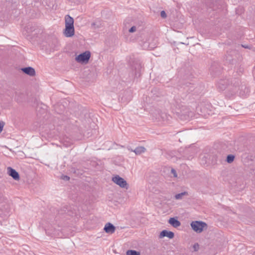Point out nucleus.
<instances>
[{"instance_id": "obj_18", "label": "nucleus", "mask_w": 255, "mask_h": 255, "mask_svg": "<svg viewBox=\"0 0 255 255\" xmlns=\"http://www.w3.org/2000/svg\"><path fill=\"white\" fill-rule=\"evenodd\" d=\"M188 192L184 191L179 194H177L175 195L174 198L176 200L181 199L183 196L187 195Z\"/></svg>"}, {"instance_id": "obj_28", "label": "nucleus", "mask_w": 255, "mask_h": 255, "mask_svg": "<svg viewBox=\"0 0 255 255\" xmlns=\"http://www.w3.org/2000/svg\"><path fill=\"white\" fill-rule=\"evenodd\" d=\"M194 250L197 251L199 248V245L198 244H196L194 245Z\"/></svg>"}, {"instance_id": "obj_11", "label": "nucleus", "mask_w": 255, "mask_h": 255, "mask_svg": "<svg viewBox=\"0 0 255 255\" xmlns=\"http://www.w3.org/2000/svg\"><path fill=\"white\" fill-rule=\"evenodd\" d=\"M8 175L12 177L15 180H18L20 178L19 173L11 167H7Z\"/></svg>"}, {"instance_id": "obj_9", "label": "nucleus", "mask_w": 255, "mask_h": 255, "mask_svg": "<svg viewBox=\"0 0 255 255\" xmlns=\"http://www.w3.org/2000/svg\"><path fill=\"white\" fill-rule=\"evenodd\" d=\"M158 121L168 123L171 119V117L165 112H160L158 113Z\"/></svg>"}, {"instance_id": "obj_21", "label": "nucleus", "mask_w": 255, "mask_h": 255, "mask_svg": "<svg viewBox=\"0 0 255 255\" xmlns=\"http://www.w3.org/2000/svg\"><path fill=\"white\" fill-rule=\"evenodd\" d=\"M127 255H140L139 252L135 250H128L126 253Z\"/></svg>"}, {"instance_id": "obj_10", "label": "nucleus", "mask_w": 255, "mask_h": 255, "mask_svg": "<svg viewBox=\"0 0 255 255\" xmlns=\"http://www.w3.org/2000/svg\"><path fill=\"white\" fill-rule=\"evenodd\" d=\"M115 226L110 222L106 223L104 228V231L107 234H112L115 232Z\"/></svg>"}, {"instance_id": "obj_8", "label": "nucleus", "mask_w": 255, "mask_h": 255, "mask_svg": "<svg viewBox=\"0 0 255 255\" xmlns=\"http://www.w3.org/2000/svg\"><path fill=\"white\" fill-rule=\"evenodd\" d=\"M237 54V52L235 50L228 52L226 55V60L229 63L233 64L236 61Z\"/></svg>"}, {"instance_id": "obj_22", "label": "nucleus", "mask_w": 255, "mask_h": 255, "mask_svg": "<svg viewBox=\"0 0 255 255\" xmlns=\"http://www.w3.org/2000/svg\"><path fill=\"white\" fill-rule=\"evenodd\" d=\"M101 26V23L100 21H96L95 22H93L92 23V26L94 27V28H99Z\"/></svg>"}, {"instance_id": "obj_23", "label": "nucleus", "mask_w": 255, "mask_h": 255, "mask_svg": "<svg viewBox=\"0 0 255 255\" xmlns=\"http://www.w3.org/2000/svg\"><path fill=\"white\" fill-rule=\"evenodd\" d=\"M136 30V27L135 26H132L129 29L128 31L130 33H133Z\"/></svg>"}, {"instance_id": "obj_19", "label": "nucleus", "mask_w": 255, "mask_h": 255, "mask_svg": "<svg viewBox=\"0 0 255 255\" xmlns=\"http://www.w3.org/2000/svg\"><path fill=\"white\" fill-rule=\"evenodd\" d=\"M25 30L27 32V33H30L34 31V27L32 26L31 23H28L27 26L24 27Z\"/></svg>"}, {"instance_id": "obj_4", "label": "nucleus", "mask_w": 255, "mask_h": 255, "mask_svg": "<svg viewBox=\"0 0 255 255\" xmlns=\"http://www.w3.org/2000/svg\"><path fill=\"white\" fill-rule=\"evenodd\" d=\"M192 229L197 233H200L203 231L204 228H207V224L203 221H195L191 223Z\"/></svg>"}, {"instance_id": "obj_14", "label": "nucleus", "mask_w": 255, "mask_h": 255, "mask_svg": "<svg viewBox=\"0 0 255 255\" xmlns=\"http://www.w3.org/2000/svg\"><path fill=\"white\" fill-rule=\"evenodd\" d=\"M21 70L25 74L30 76H34L35 75V71L34 69L31 67H27L22 68Z\"/></svg>"}, {"instance_id": "obj_16", "label": "nucleus", "mask_w": 255, "mask_h": 255, "mask_svg": "<svg viewBox=\"0 0 255 255\" xmlns=\"http://www.w3.org/2000/svg\"><path fill=\"white\" fill-rule=\"evenodd\" d=\"M168 223L174 228H177L181 225L180 222L175 217L170 218L168 220Z\"/></svg>"}, {"instance_id": "obj_5", "label": "nucleus", "mask_w": 255, "mask_h": 255, "mask_svg": "<svg viewBox=\"0 0 255 255\" xmlns=\"http://www.w3.org/2000/svg\"><path fill=\"white\" fill-rule=\"evenodd\" d=\"M91 56V53L89 51H87L78 55L75 58L77 62L82 63L86 64L88 62Z\"/></svg>"}, {"instance_id": "obj_12", "label": "nucleus", "mask_w": 255, "mask_h": 255, "mask_svg": "<svg viewBox=\"0 0 255 255\" xmlns=\"http://www.w3.org/2000/svg\"><path fill=\"white\" fill-rule=\"evenodd\" d=\"M165 237L168 238L170 239H171L174 238V234L171 231L164 230L160 232L159 238L161 239Z\"/></svg>"}, {"instance_id": "obj_2", "label": "nucleus", "mask_w": 255, "mask_h": 255, "mask_svg": "<svg viewBox=\"0 0 255 255\" xmlns=\"http://www.w3.org/2000/svg\"><path fill=\"white\" fill-rule=\"evenodd\" d=\"M65 28L64 34L67 37H71L74 35L75 29L74 26V19L69 15H66L65 17Z\"/></svg>"}, {"instance_id": "obj_27", "label": "nucleus", "mask_w": 255, "mask_h": 255, "mask_svg": "<svg viewBox=\"0 0 255 255\" xmlns=\"http://www.w3.org/2000/svg\"><path fill=\"white\" fill-rule=\"evenodd\" d=\"M3 126H4V123L0 122V133H1V132L2 131Z\"/></svg>"}, {"instance_id": "obj_30", "label": "nucleus", "mask_w": 255, "mask_h": 255, "mask_svg": "<svg viewBox=\"0 0 255 255\" xmlns=\"http://www.w3.org/2000/svg\"><path fill=\"white\" fill-rule=\"evenodd\" d=\"M242 46L243 47H244L245 48H249V46L248 45H242Z\"/></svg>"}, {"instance_id": "obj_13", "label": "nucleus", "mask_w": 255, "mask_h": 255, "mask_svg": "<svg viewBox=\"0 0 255 255\" xmlns=\"http://www.w3.org/2000/svg\"><path fill=\"white\" fill-rule=\"evenodd\" d=\"M224 159L223 155L221 152H217L212 155V162L214 164L217 163L218 162H221Z\"/></svg>"}, {"instance_id": "obj_15", "label": "nucleus", "mask_w": 255, "mask_h": 255, "mask_svg": "<svg viewBox=\"0 0 255 255\" xmlns=\"http://www.w3.org/2000/svg\"><path fill=\"white\" fill-rule=\"evenodd\" d=\"M70 208V207L64 206L58 211V214L59 215L67 214L69 216H72L73 212L71 211Z\"/></svg>"}, {"instance_id": "obj_17", "label": "nucleus", "mask_w": 255, "mask_h": 255, "mask_svg": "<svg viewBox=\"0 0 255 255\" xmlns=\"http://www.w3.org/2000/svg\"><path fill=\"white\" fill-rule=\"evenodd\" d=\"M131 151L134 152L136 155L140 154L145 151V148L143 146H138L135 148L134 150L131 149Z\"/></svg>"}, {"instance_id": "obj_1", "label": "nucleus", "mask_w": 255, "mask_h": 255, "mask_svg": "<svg viewBox=\"0 0 255 255\" xmlns=\"http://www.w3.org/2000/svg\"><path fill=\"white\" fill-rule=\"evenodd\" d=\"M234 83L232 81H231V85L230 86V81L229 79H221L217 83V88L219 91H223L228 87H229L230 89L233 91L232 95H234L238 91V87H239L240 84V81L238 79H234Z\"/></svg>"}, {"instance_id": "obj_26", "label": "nucleus", "mask_w": 255, "mask_h": 255, "mask_svg": "<svg viewBox=\"0 0 255 255\" xmlns=\"http://www.w3.org/2000/svg\"><path fill=\"white\" fill-rule=\"evenodd\" d=\"M61 178L64 180H66V181H68L70 179V177L67 175H62L61 176Z\"/></svg>"}, {"instance_id": "obj_29", "label": "nucleus", "mask_w": 255, "mask_h": 255, "mask_svg": "<svg viewBox=\"0 0 255 255\" xmlns=\"http://www.w3.org/2000/svg\"><path fill=\"white\" fill-rule=\"evenodd\" d=\"M209 6L211 8H213V9H215V8H214V4H213V5H212V2H211V3H209Z\"/></svg>"}, {"instance_id": "obj_3", "label": "nucleus", "mask_w": 255, "mask_h": 255, "mask_svg": "<svg viewBox=\"0 0 255 255\" xmlns=\"http://www.w3.org/2000/svg\"><path fill=\"white\" fill-rule=\"evenodd\" d=\"M176 113L179 117L183 120H189L193 115V112L190 109L184 105L181 106L179 111H177Z\"/></svg>"}, {"instance_id": "obj_24", "label": "nucleus", "mask_w": 255, "mask_h": 255, "mask_svg": "<svg viewBox=\"0 0 255 255\" xmlns=\"http://www.w3.org/2000/svg\"><path fill=\"white\" fill-rule=\"evenodd\" d=\"M160 15H161V17H162V18H166V16H167L166 13V12H165V11H164V10H162V11H161Z\"/></svg>"}, {"instance_id": "obj_7", "label": "nucleus", "mask_w": 255, "mask_h": 255, "mask_svg": "<svg viewBox=\"0 0 255 255\" xmlns=\"http://www.w3.org/2000/svg\"><path fill=\"white\" fill-rule=\"evenodd\" d=\"M222 68L217 62H213L210 68V71L213 76H217L221 74Z\"/></svg>"}, {"instance_id": "obj_6", "label": "nucleus", "mask_w": 255, "mask_h": 255, "mask_svg": "<svg viewBox=\"0 0 255 255\" xmlns=\"http://www.w3.org/2000/svg\"><path fill=\"white\" fill-rule=\"evenodd\" d=\"M112 181L121 188H126V189L128 188V185L127 181L119 175H116L113 177Z\"/></svg>"}, {"instance_id": "obj_25", "label": "nucleus", "mask_w": 255, "mask_h": 255, "mask_svg": "<svg viewBox=\"0 0 255 255\" xmlns=\"http://www.w3.org/2000/svg\"><path fill=\"white\" fill-rule=\"evenodd\" d=\"M171 171V173L173 174L174 177H176L177 176L176 171L174 169L172 168Z\"/></svg>"}, {"instance_id": "obj_20", "label": "nucleus", "mask_w": 255, "mask_h": 255, "mask_svg": "<svg viewBox=\"0 0 255 255\" xmlns=\"http://www.w3.org/2000/svg\"><path fill=\"white\" fill-rule=\"evenodd\" d=\"M235 156L233 154H229L227 155L226 161L228 163H231L235 159Z\"/></svg>"}]
</instances>
